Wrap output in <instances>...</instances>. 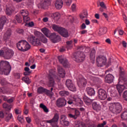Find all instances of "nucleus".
<instances>
[{"instance_id":"obj_1","label":"nucleus","mask_w":127,"mask_h":127,"mask_svg":"<svg viewBox=\"0 0 127 127\" xmlns=\"http://www.w3.org/2000/svg\"><path fill=\"white\" fill-rule=\"evenodd\" d=\"M11 66L9 63L5 61H1L0 62V74L1 75H8L10 73Z\"/></svg>"},{"instance_id":"obj_2","label":"nucleus","mask_w":127,"mask_h":127,"mask_svg":"<svg viewBox=\"0 0 127 127\" xmlns=\"http://www.w3.org/2000/svg\"><path fill=\"white\" fill-rule=\"evenodd\" d=\"M16 45L18 49L20 50V51H22V52L28 51L31 47L29 43L24 40L19 41Z\"/></svg>"},{"instance_id":"obj_3","label":"nucleus","mask_w":127,"mask_h":127,"mask_svg":"<svg viewBox=\"0 0 127 127\" xmlns=\"http://www.w3.org/2000/svg\"><path fill=\"white\" fill-rule=\"evenodd\" d=\"M122 105L120 103H112L109 106V109L113 114H120L122 112Z\"/></svg>"},{"instance_id":"obj_4","label":"nucleus","mask_w":127,"mask_h":127,"mask_svg":"<svg viewBox=\"0 0 127 127\" xmlns=\"http://www.w3.org/2000/svg\"><path fill=\"white\" fill-rule=\"evenodd\" d=\"M67 104L68 105H72V104L78 105V104H79L80 106H82L83 105V101L78 97V95H75L68 100Z\"/></svg>"},{"instance_id":"obj_5","label":"nucleus","mask_w":127,"mask_h":127,"mask_svg":"<svg viewBox=\"0 0 127 127\" xmlns=\"http://www.w3.org/2000/svg\"><path fill=\"white\" fill-rule=\"evenodd\" d=\"M85 57L84 53L81 52H77L73 54V60L78 63L83 62L85 60Z\"/></svg>"},{"instance_id":"obj_6","label":"nucleus","mask_w":127,"mask_h":127,"mask_svg":"<svg viewBox=\"0 0 127 127\" xmlns=\"http://www.w3.org/2000/svg\"><path fill=\"white\" fill-rule=\"evenodd\" d=\"M54 76H55V70L53 69L50 70L48 76L49 82L47 84L48 87H54V85H55V81L53 79Z\"/></svg>"},{"instance_id":"obj_7","label":"nucleus","mask_w":127,"mask_h":127,"mask_svg":"<svg viewBox=\"0 0 127 127\" xmlns=\"http://www.w3.org/2000/svg\"><path fill=\"white\" fill-rule=\"evenodd\" d=\"M59 120V115L57 114H55L54 118L50 120H46V123L50 124L53 127H58L57 123Z\"/></svg>"},{"instance_id":"obj_8","label":"nucleus","mask_w":127,"mask_h":127,"mask_svg":"<svg viewBox=\"0 0 127 127\" xmlns=\"http://www.w3.org/2000/svg\"><path fill=\"white\" fill-rule=\"evenodd\" d=\"M28 41L31 44L37 45H41L40 40L37 37L33 36V35H30L28 37Z\"/></svg>"},{"instance_id":"obj_9","label":"nucleus","mask_w":127,"mask_h":127,"mask_svg":"<svg viewBox=\"0 0 127 127\" xmlns=\"http://www.w3.org/2000/svg\"><path fill=\"white\" fill-rule=\"evenodd\" d=\"M56 105L58 108H63L67 105V101L64 98H59L56 100Z\"/></svg>"},{"instance_id":"obj_10","label":"nucleus","mask_w":127,"mask_h":127,"mask_svg":"<svg viewBox=\"0 0 127 127\" xmlns=\"http://www.w3.org/2000/svg\"><path fill=\"white\" fill-rule=\"evenodd\" d=\"M107 63V59L105 57L99 56L97 58V65L98 67H103Z\"/></svg>"},{"instance_id":"obj_11","label":"nucleus","mask_w":127,"mask_h":127,"mask_svg":"<svg viewBox=\"0 0 127 127\" xmlns=\"http://www.w3.org/2000/svg\"><path fill=\"white\" fill-rule=\"evenodd\" d=\"M4 58H5V59H10L14 54L13 51L10 49H8V48H4Z\"/></svg>"},{"instance_id":"obj_12","label":"nucleus","mask_w":127,"mask_h":127,"mask_svg":"<svg viewBox=\"0 0 127 127\" xmlns=\"http://www.w3.org/2000/svg\"><path fill=\"white\" fill-rule=\"evenodd\" d=\"M50 37L53 43H57V42H59V41H61V38L55 33H52Z\"/></svg>"},{"instance_id":"obj_13","label":"nucleus","mask_w":127,"mask_h":127,"mask_svg":"<svg viewBox=\"0 0 127 127\" xmlns=\"http://www.w3.org/2000/svg\"><path fill=\"white\" fill-rule=\"evenodd\" d=\"M124 85L117 84L116 85L117 89L118 90L119 94H121L124 91L125 89H127V81H123Z\"/></svg>"},{"instance_id":"obj_14","label":"nucleus","mask_w":127,"mask_h":127,"mask_svg":"<svg viewBox=\"0 0 127 127\" xmlns=\"http://www.w3.org/2000/svg\"><path fill=\"white\" fill-rule=\"evenodd\" d=\"M98 98L100 100H104L107 99V92L105 90L100 89L98 90Z\"/></svg>"},{"instance_id":"obj_15","label":"nucleus","mask_w":127,"mask_h":127,"mask_svg":"<svg viewBox=\"0 0 127 127\" xmlns=\"http://www.w3.org/2000/svg\"><path fill=\"white\" fill-rule=\"evenodd\" d=\"M14 8L11 5L7 4L6 5V14L7 15H10L12 12L14 11Z\"/></svg>"},{"instance_id":"obj_16","label":"nucleus","mask_w":127,"mask_h":127,"mask_svg":"<svg viewBox=\"0 0 127 127\" xmlns=\"http://www.w3.org/2000/svg\"><path fill=\"white\" fill-rule=\"evenodd\" d=\"M58 59L59 60V62L61 63V64H63L64 67H67V66H68V61H67V59H64L63 56H59L58 57Z\"/></svg>"},{"instance_id":"obj_17","label":"nucleus","mask_w":127,"mask_h":127,"mask_svg":"<svg viewBox=\"0 0 127 127\" xmlns=\"http://www.w3.org/2000/svg\"><path fill=\"white\" fill-rule=\"evenodd\" d=\"M77 85L79 88H84V87H86V85H87V79L85 78L79 79L77 82Z\"/></svg>"},{"instance_id":"obj_18","label":"nucleus","mask_w":127,"mask_h":127,"mask_svg":"<svg viewBox=\"0 0 127 127\" xmlns=\"http://www.w3.org/2000/svg\"><path fill=\"white\" fill-rule=\"evenodd\" d=\"M50 0H42L41 3L39 4V8H45L50 3Z\"/></svg>"},{"instance_id":"obj_19","label":"nucleus","mask_w":127,"mask_h":127,"mask_svg":"<svg viewBox=\"0 0 127 127\" xmlns=\"http://www.w3.org/2000/svg\"><path fill=\"white\" fill-rule=\"evenodd\" d=\"M58 71L59 72V76L61 78H64L65 77V70L62 68V66L60 65L58 66Z\"/></svg>"},{"instance_id":"obj_20","label":"nucleus","mask_w":127,"mask_h":127,"mask_svg":"<svg viewBox=\"0 0 127 127\" xmlns=\"http://www.w3.org/2000/svg\"><path fill=\"white\" fill-rule=\"evenodd\" d=\"M114 81V76L111 74H108L105 77V81L106 83H108V84H111L113 83Z\"/></svg>"},{"instance_id":"obj_21","label":"nucleus","mask_w":127,"mask_h":127,"mask_svg":"<svg viewBox=\"0 0 127 127\" xmlns=\"http://www.w3.org/2000/svg\"><path fill=\"white\" fill-rule=\"evenodd\" d=\"M95 55H96V50H95V49H92L90 55V59L92 64H94V63H95Z\"/></svg>"},{"instance_id":"obj_22","label":"nucleus","mask_w":127,"mask_h":127,"mask_svg":"<svg viewBox=\"0 0 127 127\" xmlns=\"http://www.w3.org/2000/svg\"><path fill=\"white\" fill-rule=\"evenodd\" d=\"M63 6V0H57L55 3V7L57 9H61Z\"/></svg>"},{"instance_id":"obj_23","label":"nucleus","mask_w":127,"mask_h":127,"mask_svg":"<svg viewBox=\"0 0 127 127\" xmlns=\"http://www.w3.org/2000/svg\"><path fill=\"white\" fill-rule=\"evenodd\" d=\"M12 32H11V30L10 29H8L4 33L3 38L5 40H7V39H9L10 38V36H11Z\"/></svg>"},{"instance_id":"obj_24","label":"nucleus","mask_w":127,"mask_h":127,"mask_svg":"<svg viewBox=\"0 0 127 127\" xmlns=\"http://www.w3.org/2000/svg\"><path fill=\"white\" fill-rule=\"evenodd\" d=\"M80 116V112L79 111H75V113L74 115L71 113L67 114L68 118H70L71 119H74V120L77 119V118Z\"/></svg>"},{"instance_id":"obj_25","label":"nucleus","mask_w":127,"mask_h":127,"mask_svg":"<svg viewBox=\"0 0 127 127\" xmlns=\"http://www.w3.org/2000/svg\"><path fill=\"white\" fill-rule=\"evenodd\" d=\"M92 108L94 111H96V112H99V111H101L102 107H101V105L97 103V102H94L92 104Z\"/></svg>"},{"instance_id":"obj_26","label":"nucleus","mask_w":127,"mask_h":127,"mask_svg":"<svg viewBox=\"0 0 127 127\" xmlns=\"http://www.w3.org/2000/svg\"><path fill=\"white\" fill-rule=\"evenodd\" d=\"M86 92L89 96H95V90H94L92 87H87L86 89Z\"/></svg>"},{"instance_id":"obj_27","label":"nucleus","mask_w":127,"mask_h":127,"mask_svg":"<svg viewBox=\"0 0 127 127\" xmlns=\"http://www.w3.org/2000/svg\"><path fill=\"white\" fill-rule=\"evenodd\" d=\"M59 33L63 37H68V36H69L68 31L64 28H62V29L61 30Z\"/></svg>"},{"instance_id":"obj_28","label":"nucleus","mask_w":127,"mask_h":127,"mask_svg":"<svg viewBox=\"0 0 127 127\" xmlns=\"http://www.w3.org/2000/svg\"><path fill=\"white\" fill-rule=\"evenodd\" d=\"M79 16L81 19H82L83 20H85V19H87V18L88 17V12L86 10H83L80 14Z\"/></svg>"},{"instance_id":"obj_29","label":"nucleus","mask_w":127,"mask_h":127,"mask_svg":"<svg viewBox=\"0 0 127 127\" xmlns=\"http://www.w3.org/2000/svg\"><path fill=\"white\" fill-rule=\"evenodd\" d=\"M120 78L119 80H122V81H127V78L125 76V70H121L120 72Z\"/></svg>"},{"instance_id":"obj_30","label":"nucleus","mask_w":127,"mask_h":127,"mask_svg":"<svg viewBox=\"0 0 127 127\" xmlns=\"http://www.w3.org/2000/svg\"><path fill=\"white\" fill-rule=\"evenodd\" d=\"M7 21V19L5 16H2L0 18V26L1 27V28H3V26L6 23Z\"/></svg>"},{"instance_id":"obj_31","label":"nucleus","mask_w":127,"mask_h":127,"mask_svg":"<svg viewBox=\"0 0 127 127\" xmlns=\"http://www.w3.org/2000/svg\"><path fill=\"white\" fill-rule=\"evenodd\" d=\"M107 27H102L99 29V31L98 32V34L100 35H102V34H106L107 31Z\"/></svg>"},{"instance_id":"obj_32","label":"nucleus","mask_w":127,"mask_h":127,"mask_svg":"<svg viewBox=\"0 0 127 127\" xmlns=\"http://www.w3.org/2000/svg\"><path fill=\"white\" fill-rule=\"evenodd\" d=\"M83 101L84 103L87 105V106H89V105L91 104V103L93 102V100L92 99H90V98L87 97V96H84L83 98Z\"/></svg>"},{"instance_id":"obj_33","label":"nucleus","mask_w":127,"mask_h":127,"mask_svg":"<svg viewBox=\"0 0 127 127\" xmlns=\"http://www.w3.org/2000/svg\"><path fill=\"white\" fill-rule=\"evenodd\" d=\"M20 14L23 16V18L24 17H25L26 16H28L29 14V13H28V11L25 10V9H22L20 11Z\"/></svg>"},{"instance_id":"obj_34","label":"nucleus","mask_w":127,"mask_h":127,"mask_svg":"<svg viewBox=\"0 0 127 127\" xmlns=\"http://www.w3.org/2000/svg\"><path fill=\"white\" fill-rule=\"evenodd\" d=\"M52 27L55 31H57L59 33H60L62 29V27H59L56 25H53Z\"/></svg>"},{"instance_id":"obj_35","label":"nucleus","mask_w":127,"mask_h":127,"mask_svg":"<svg viewBox=\"0 0 127 127\" xmlns=\"http://www.w3.org/2000/svg\"><path fill=\"white\" fill-rule=\"evenodd\" d=\"M25 72H24V76H28V75H30L31 74V70L29 69V67H26L24 68Z\"/></svg>"},{"instance_id":"obj_36","label":"nucleus","mask_w":127,"mask_h":127,"mask_svg":"<svg viewBox=\"0 0 127 127\" xmlns=\"http://www.w3.org/2000/svg\"><path fill=\"white\" fill-rule=\"evenodd\" d=\"M53 17L54 18L55 20H59L60 18V13L58 12L53 13Z\"/></svg>"},{"instance_id":"obj_37","label":"nucleus","mask_w":127,"mask_h":127,"mask_svg":"<svg viewBox=\"0 0 127 127\" xmlns=\"http://www.w3.org/2000/svg\"><path fill=\"white\" fill-rule=\"evenodd\" d=\"M59 94L61 97H66V96H69V92L67 91H61L59 92Z\"/></svg>"},{"instance_id":"obj_38","label":"nucleus","mask_w":127,"mask_h":127,"mask_svg":"<svg viewBox=\"0 0 127 127\" xmlns=\"http://www.w3.org/2000/svg\"><path fill=\"white\" fill-rule=\"evenodd\" d=\"M40 108H41V109H43L44 112H45V113H48V112H49V110H48V109L47 108V107H46V106L44 105V104H43V103H41L40 104Z\"/></svg>"},{"instance_id":"obj_39","label":"nucleus","mask_w":127,"mask_h":127,"mask_svg":"<svg viewBox=\"0 0 127 127\" xmlns=\"http://www.w3.org/2000/svg\"><path fill=\"white\" fill-rule=\"evenodd\" d=\"M45 94L47 95V96H49V97H53L54 95V93L53 92H51L50 90L45 89Z\"/></svg>"},{"instance_id":"obj_40","label":"nucleus","mask_w":127,"mask_h":127,"mask_svg":"<svg viewBox=\"0 0 127 127\" xmlns=\"http://www.w3.org/2000/svg\"><path fill=\"white\" fill-rule=\"evenodd\" d=\"M0 92L3 93V94H10V92L8 91V89L2 87L0 89Z\"/></svg>"},{"instance_id":"obj_41","label":"nucleus","mask_w":127,"mask_h":127,"mask_svg":"<svg viewBox=\"0 0 127 127\" xmlns=\"http://www.w3.org/2000/svg\"><path fill=\"white\" fill-rule=\"evenodd\" d=\"M22 80L26 84H30V83H31V81H30V79H29V77L24 76L22 78Z\"/></svg>"},{"instance_id":"obj_42","label":"nucleus","mask_w":127,"mask_h":127,"mask_svg":"<svg viewBox=\"0 0 127 127\" xmlns=\"http://www.w3.org/2000/svg\"><path fill=\"white\" fill-rule=\"evenodd\" d=\"M2 106L4 109H5L6 111H10L11 110V105H8L6 103H4Z\"/></svg>"},{"instance_id":"obj_43","label":"nucleus","mask_w":127,"mask_h":127,"mask_svg":"<svg viewBox=\"0 0 127 127\" xmlns=\"http://www.w3.org/2000/svg\"><path fill=\"white\" fill-rule=\"evenodd\" d=\"M15 18L18 23H21V22H22V18L21 16H20V14H17Z\"/></svg>"},{"instance_id":"obj_44","label":"nucleus","mask_w":127,"mask_h":127,"mask_svg":"<svg viewBox=\"0 0 127 127\" xmlns=\"http://www.w3.org/2000/svg\"><path fill=\"white\" fill-rule=\"evenodd\" d=\"M121 118L125 121L127 120V109L121 114Z\"/></svg>"},{"instance_id":"obj_45","label":"nucleus","mask_w":127,"mask_h":127,"mask_svg":"<svg viewBox=\"0 0 127 127\" xmlns=\"http://www.w3.org/2000/svg\"><path fill=\"white\" fill-rule=\"evenodd\" d=\"M42 32L48 37V34L49 33V30L47 28L45 27L42 29Z\"/></svg>"},{"instance_id":"obj_46","label":"nucleus","mask_w":127,"mask_h":127,"mask_svg":"<svg viewBox=\"0 0 127 127\" xmlns=\"http://www.w3.org/2000/svg\"><path fill=\"white\" fill-rule=\"evenodd\" d=\"M74 83H73V82H72V80L70 79H67L65 82V85L67 87V88H68L72 85H73Z\"/></svg>"},{"instance_id":"obj_47","label":"nucleus","mask_w":127,"mask_h":127,"mask_svg":"<svg viewBox=\"0 0 127 127\" xmlns=\"http://www.w3.org/2000/svg\"><path fill=\"white\" fill-rule=\"evenodd\" d=\"M68 89H69L70 91H71V92H76L77 91V88H76V86L73 84H71L69 87H67Z\"/></svg>"},{"instance_id":"obj_48","label":"nucleus","mask_w":127,"mask_h":127,"mask_svg":"<svg viewBox=\"0 0 127 127\" xmlns=\"http://www.w3.org/2000/svg\"><path fill=\"white\" fill-rule=\"evenodd\" d=\"M45 89L42 87H40L37 89L38 94H43L45 92Z\"/></svg>"},{"instance_id":"obj_49","label":"nucleus","mask_w":127,"mask_h":127,"mask_svg":"<svg viewBox=\"0 0 127 127\" xmlns=\"http://www.w3.org/2000/svg\"><path fill=\"white\" fill-rule=\"evenodd\" d=\"M11 119H12V114L9 113L6 116L5 121L6 122H9V120H11Z\"/></svg>"},{"instance_id":"obj_50","label":"nucleus","mask_w":127,"mask_h":127,"mask_svg":"<svg viewBox=\"0 0 127 127\" xmlns=\"http://www.w3.org/2000/svg\"><path fill=\"white\" fill-rule=\"evenodd\" d=\"M67 121V117L65 115H62L61 116V123H64Z\"/></svg>"},{"instance_id":"obj_51","label":"nucleus","mask_w":127,"mask_h":127,"mask_svg":"<svg viewBox=\"0 0 127 127\" xmlns=\"http://www.w3.org/2000/svg\"><path fill=\"white\" fill-rule=\"evenodd\" d=\"M72 43H73V41L66 42V48H67V49H70V48L72 47Z\"/></svg>"},{"instance_id":"obj_52","label":"nucleus","mask_w":127,"mask_h":127,"mask_svg":"<svg viewBox=\"0 0 127 127\" xmlns=\"http://www.w3.org/2000/svg\"><path fill=\"white\" fill-rule=\"evenodd\" d=\"M68 110L69 113H70V114H73V113H74V114H76V111H78L77 110H76L75 108H72L68 107Z\"/></svg>"},{"instance_id":"obj_53","label":"nucleus","mask_w":127,"mask_h":127,"mask_svg":"<svg viewBox=\"0 0 127 127\" xmlns=\"http://www.w3.org/2000/svg\"><path fill=\"white\" fill-rule=\"evenodd\" d=\"M7 82L5 78H2L0 79V83L2 86L6 85Z\"/></svg>"},{"instance_id":"obj_54","label":"nucleus","mask_w":127,"mask_h":127,"mask_svg":"<svg viewBox=\"0 0 127 127\" xmlns=\"http://www.w3.org/2000/svg\"><path fill=\"white\" fill-rule=\"evenodd\" d=\"M23 20L25 23H27V22L30 21V18L28 16H26L23 18Z\"/></svg>"},{"instance_id":"obj_55","label":"nucleus","mask_w":127,"mask_h":127,"mask_svg":"<svg viewBox=\"0 0 127 127\" xmlns=\"http://www.w3.org/2000/svg\"><path fill=\"white\" fill-rule=\"evenodd\" d=\"M106 125L107 122L106 121H104L103 123L98 124L97 127H104Z\"/></svg>"},{"instance_id":"obj_56","label":"nucleus","mask_w":127,"mask_h":127,"mask_svg":"<svg viewBox=\"0 0 127 127\" xmlns=\"http://www.w3.org/2000/svg\"><path fill=\"white\" fill-rule=\"evenodd\" d=\"M123 96L124 100L127 101V90L124 92Z\"/></svg>"},{"instance_id":"obj_57","label":"nucleus","mask_w":127,"mask_h":127,"mask_svg":"<svg viewBox=\"0 0 127 127\" xmlns=\"http://www.w3.org/2000/svg\"><path fill=\"white\" fill-rule=\"evenodd\" d=\"M18 120L21 124H22L23 123V117L18 116Z\"/></svg>"},{"instance_id":"obj_58","label":"nucleus","mask_w":127,"mask_h":127,"mask_svg":"<svg viewBox=\"0 0 127 127\" xmlns=\"http://www.w3.org/2000/svg\"><path fill=\"white\" fill-rule=\"evenodd\" d=\"M75 127H85V124L79 123L78 124H76Z\"/></svg>"},{"instance_id":"obj_59","label":"nucleus","mask_w":127,"mask_h":127,"mask_svg":"<svg viewBox=\"0 0 127 127\" xmlns=\"http://www.w3.org/2000/svg\"><path fill=\"white\" fill-rule=\"evenodd\" d=\"M14 112H15V113L16 114V115H19V114H20V113H21V111H20V110H19L18 108L15 109Z\"/></svg>"},{"instance_id":"obj_60","label":"nucleus","mask_w":127,"mask_h":127,"mask_svg":"<svg viewBox=\"0 0 127 127\" xmlns=\"http://www.w3.org/2000/svg\"><path fill=\"white\" fill-rule=\"evenodd\" d=\"M100 6H101V7H103V8H107V7H106V5H105V3L104 2H100Z\"/></svg>"},{"instance_id":"obj_61","label":"nucleus","mask_w":127,"mask_h":127,"mask_svg":"<svg viewBox=\"0 0 127 127\" xmlns=\"http://www.w3.org/2000/svg\"><path fill=\"white\" fill-rule=\"evenodd\" d=\"M0 56H2L4 58V51L0 50Z\"/></svg>"},{"instance_id":"obj_62","label":"nucleus","mask_w":127,"mask_h":127,"mask_svg":"<svg viewBox=\"0 0 127 127\" xmlns=\"http://www.w3.org/2000/svg\"><path fill=\"white\" fill-rule=\"evenodd\" d=\"M48 40L45 37H43L42 39V42L43 43H47Z\"/></svg>"},{"instance_id":"obj_63","label":"nucleus","mask_w":127,"mask_h":127,"mask_svg":"<svg viewBox=\"0 0 127 127\" xmlns=\"http://www.w3.org/2000/svg\"><path fill=\"white\" fill-rule=\"evenodd\" d=\"M71 9L73 11H75V10H76V4H73L71 5Z\"/></svg>"},{"instance_id":"obj_64","label":"nucleus","mask_w":127,"mask_h":127,"mask_svg":"<svg viewBox=\"0 0 127 127\" xmlns=\"http://www.w3.org/2000/svg\"><path fill=\"white\" fill-rule=\"evenodd\" d=\"M63 124H64V125L65 126V127H68V126H69V122H68V121H66L64 122H63Z\"/></svg>"}]
</instances>
